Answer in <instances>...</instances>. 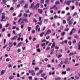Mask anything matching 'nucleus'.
<instances>
[{"mask_svg":"<svg viewBox=\"0 0 80 80\" xmlns=\"http://www.w3.org/2000/svg\"><path fill=\"white\" fill-rule=\"evenodd\" d=\"M66 10H69V8L68 7H67L66 8Z\"/></svg>","mask_w":80,"mask_h":80,"instance_id":"obj_62","label":"nucleus"},{"mask_svg":"<svg viewBox=\"0 0 80 80\" xmlns=\"http://www.w3.org/2000/svg\"><path fill=\"white\" fill-rule=\"evenodd\" d=\"M75 43H76V40H74L73 42V44H75Z\"/></svg>","mask_w":80,"mask_h":80,"instance_id":"obj_60","label":"nucleus"},{"mask_svg":"<svg viewBox=\"0 0 80 80\" xmlns=\"http://www.w3.org/2000/svg\"><path fill=\"white\" fill-rule=\"evenodd\" d=\"M28 72L29 73H31L32 76H35V71H34V70H31V71L29 70L28 71Z\"/></svg>","mask_w":80,"mask_h":80,"instance_id":"obj_2","label":"nucleus"},{"mask_svg":"<svg viewBox=\"0 0 80 80\" xmlns=\"http://www.w3.org/2000/svg\"><path fill=\"white\" fill-rule=\"evenodd\" d=\"M12 67V64H10L8 65V68H10V67Z\"/></svg>","mask_w":80,"mask_h":80,"instance_id":"obj_49","label":"nucleus"},{"mask_svg":"<svg viewBox=\"0 0 80 80\" xmlns=\"http://www.w3.org/2000/svg\"><path fill=\"white\" fill-rule=\"evenodd\" d=\"M50 0H46L45 1V3L46 4H48Z\"/></svg>","mask_w":80,"mask_h":80,"instance_id":"obj_10","label":"nucleus"},{"mask_svg":"<svg viewBox=\"0 0 80 80\" xmlns=\"http://www.w3.org/2000/svg\"><path fill=\"white\" fill-rule=\"evenodd\" d=\"M28 78L30 80H32V76H29L28 77Z\"/></svg>","mask_w":80,"mask_h":80,"instance_id":"obj_37","label":"nucleus"},{"mask_svg":"<svg viewBox=\"0 0 80 80\" xmlns=\"http://www.w3.org/2000/svg\"><path fill=\"white\" fill-rule=\"evenodd\" d=\"M40 5V4L39 3H37L35 6H34V2L32 3L31 6V7L32 9V10H35V8L36 10H37V8H39V6Z\"/></svg>","mask_w":80,"mask_h":80,"instance_id":"obj_1","label":"nucleus"},{"mask_svg":"<svg viewBox=\"0 0 80 80\" xmlns=\"http://www.w3.org/2000/svg\"><path fill=\"white\" fill-rule=\"evenodd\" d=\"M43 72V70H40V71H39V73L40 74L41 73H42Z\"/></svg>","mask_w":80,"mask_h":80,"instance_id":"obj_47","label":"nucleus"},{"mask_svg":"<svg viewBox=\"0 0 80 80\" xmlns=\"http://www.w3.org/2000/svg\"><path fill=\"white\" fill-rule=\"evenodd\" d=\"M22 14L21 13H20L18 16V17H20L22 16Z\"/></svg>","mask_w":80,"mask_h":80,"instance_id":"obj_59","label":"nucleus"},{"mask_svg":"<svg viewBox=\"0 0 80 80\" xmlns=\"http://www.w3.org/2000/svg\"><path fill=\"white\" fill-rule=\"evenodd\" d=\"M56 7H57L55 5H54V6L52 8H51V9H52V8H55Z\"/></svg>","mask_w":80,"mask_h":80,"instance_id":"obj_46","label":"nucleus"},{"mask_svg":"<svg viewBox=\"0 0 80 80\" xmlns=\"http://www.w3.org/2000/svg\"><path fill=\"white\" fill-rule=\"evenodd\" d=\"M54 50V49H53L52 50H51V53L50 54L51 55H52V54H53V53H54V52H53V51Z\"/></svg>","mask_w":80,"mask_h":80,"instance_id":"obj_13","label":"nucleus"},{"mask_svg":"<svg viewBox=\"0 0 80 80\" xmlns=\"http://www.w3.org/2000/svg\"><path fill=\"white\" fill-rule=\"evenodd\" d=\"M44 32H42L40 34V36L42 37L43 35V34H44Z\"/></svg>","mask_w":80,"mask_h":80,"instance_id":"obj_24","label":"nucleus"},{"mask_svg":"<svg viewBox=\"0 0 80 80\" xmlns=\"http://www.w3.org/2000/svg\"><path fill=\"white\" fill-rule=\"evenodd\" d=\"M72 24V22L71 21H70L69 22V25H71Z\"/></svg>","mask_w":80,"mask_h":80,"instance_id":"obj_23","label":"nucleus"},{"mask_svg":"<svg viewBox=\"0 0 80 80\" xmlns=\"http://www.w3.org/2000/svg\"><path fill=\"white\" fill-rule=\"evenodd\" d=\"M4 73H5V71L4 70H2L1 72V74L2 75H3Z\"/></svg>","mask_w":80,"mask_h":80,"instance_id":"obj_8","label":"nucleus"},{"mask_svg":"<svg viewBox=\"0 0 80 80\" xmlns=\"http://www.w3.org/2000/svg\"><path fill=\"white\" fill-rule=\"evenodd\" d=\"M23 2H24V1H23V0H22L20 2V4L22 5V3H23Z\"/></svg>","mask_w":80,"mask_h":80,"instance_id":"obj_33","label":"nucleus"},{"mask_svg":"<svg viewBox=\"0 0 80 80\" xmlns=\"http://www.w3.org/2000/svg\"><path fill=\"white\" fill-rule=\"evenodd\" d=\"M68 58H67L66 59H65V61L64 62V63L65 64H67L68 63Z\"/></svg>","mask_w":80,"mask_h":80,"instance_id":"obj_5","label":"nucleus"},{"mask_svg":"<svg viewBox=\"0 0 80 80\" xmlns=\"http://www.w3.org/2000/svg\"><path fill=\"white\" fill-rule=\"evenodd\" d=\"M65 32H62L61 33V35H62V36H64L65 35Z\"/></svg>","mask_w":80,"mask_h":80,"instance_id":"obj_18","label":"nucleus"},{"mask_svg":"<svg viewBox=\"0 0 80 80\" xmlns=\"http://www.w3.org/2000/svg\"><path fill=\"white\" fill-rule=\"evenodd\" d=\"M74 78H75V77H72L70 78V79H71V80H73Z\"/></svg>","mask_w":80,"mask_h":80,"instance_id":"obj_52","label":"nucleus"},{"mask_svg":"<svg viewBox=\"0 0 80 80\" xmlns=\"http://www.w3.org/2000/svg\"><path fill=\"white\" fill-rule=\"evenodd\" d=\"M71 3V1L69 0L67 1V4L68 5H70V4Z\"/></svg>","mask_w":80,"mask_h":80,"instance_id":"obj_7","label":"nucleus"},{"mask_svg":"<svg viewBox=\"0 0 80 80\" xmlns=\"http://www.w3.org/2000/svg\"><path fill=\"white\" fill-rule=\"evenodd\" d=\"M17 77H20V74L19 73L17 74Z\"/></svg>","mask_w":80,"mask_h":80,"instance_id":"obj_64","label":"nucleus"},{"mask_svg":"<svg viewBox=\"0 0 80 80\" xmlns=\"http://www.w3.org/2000/svg\"><path fill=\"white\" fill-rule=\"evenodd\" d=\"M25 22L28 23V20H23V21L21 23H24Z\"/></svg>","mask_w":80,"mask_h":80,"instance_id":"obj_12","label":"nucleus"},{"mask_svg":"<svg viewBox=\"0 0 80 80\" xmlns=\"http://www.w3.org/2000/svg\"><path fill=\"white\" fill-rule=\"evenodd\" d=\"M10 25V24L9 23H8L6 25V27H8V26Z\"/></svg>","mask_w":80,"mask_h":80,"instance_id":"obj_53","label":"nucleus"},{"mask_svg":"<svg viewBox=\"0 0 80 80\" xmlns=\"http://www.w3.org/2000/svg\"><path fill=\"white\" fill-rule=\"evenodd\" d=\"M35 32V31L33 29L32 30V33H34Z\"/></svg>","mask_w":80,"mask_h":80,"instance_id":"obj_35","label":"nucleus"},{"mask_svg":"<svg viewBox=\"0 0 80 80\" xmlns=\"http://www.w3.org/2000/svg\"><path fill=\"white\" fill-rule=\"evenodd\" d=\"M55 71H54L52 73H50V75H55Z\"/></svg>","mask_w":80,"mask_h":80,"instance_id":"obj_44","label":"nucleus"},{"mask_svg":"<svg viewBox=\"0 0 80 80\" xmlns=\"http://www.w3.org/2000/svg\"><path fill=\"white\" fill-rule=\"evenodd\" d=\"M69 28H68L67 29H65L64 30V31H65L66 32H68V30H69Z\"/></svg>","mask_w":80,"mask_h":80,"instance_id":"obj_29","label":"nucleus"},{"mask_svg":"<svg viewBox=\"0 0 80 80\" xmlns=\"http://www.w3.org/2000/svg\"><path fill=\"white\" fill-rule=\"evenodd\" d=\"M28 7V4H25V6H24V8H27Z\"/></svg>","mask_w":80,"mask_h":80,"instance_id":"obj_9","label":"nucleus"},{"mask_svg":"<svg viewBox=\"0 0 80 80\" xmlns=\"http://www.w3.org/2000/svg\"><path fill=\"white\" fill-rule=\"evenodd\" d=\"M40 3H41V4H44V0H41V1L40 2Z\"/></svg>","mask_w":80,"mask_h":80,"instance_id":"obj_16","label":"nucleus"},{"mask_svg":"<svg viewBox=\"0 0 80 80\" xmlns=\"http://www.w3.org/2000/svg\"><path fill=\"white\" fill-rule=\"evenodd\" d=\"M68 44L69 45H72V42L69 41L68 42Z\"/></svg>","mask_w":80,"mask_h":80,"instance_id":"obj_48","label":"nucleus"},{"mask_svg":"<svg viewBox=\"0 0 80 80\" xmlns=\"http://www.w3.org/2000/svg\"><path fill=\"white\" fill-rule=\"evenodd\" d=\"M38 69H39V68H38L35 67V70H38Z\"/></svg>","mask_w":80,"mask_h":80,"instance_id":"obj_61","label":"nucleus"},{"mask_svg":"<svg viewBox=\"0 0 80 80\" xmlns=\"http://www.w3.org/2000/svg\"><path fill=\"white\" fill-rule=\"evenodd\" d=\"M55 80H61V78L60 77H58L55 78Z\"/></svg>","mask_w":80,"mask_h":80,"instance_id":"obj_11","label":"nucleus"},{"mask_svg":"<svg viewBox=\"0 0 80 80\" xmlns=\"http://www.w3.org/2000/svg\"><path fill=\"white\" fill-rule=\"evenodd\" d=\"M24 16L26 17H28V15H27V14L26 13H24Z\"/></svg>","mask_w":80,"mask_h":80,"instance_id":"obj_43","label":"nucleus"},{"mask_svg":"<svg viewBox=\"0 0 80 80\" xmlns=\"http://www.w3.org/2000/svg\"><path fill=\"white\" fill-rule=\"evenodd\" d=\"M2 10H3V9L1 8L0 10V14L1 15L2 14Z\"/></svg>","mask_w":80,"mask_h":80,"instance_id":"obj_45","label":"nucleus"},{"mask_svg":"<svg viewBox=\"0 0 80 80\" xmlns=\"http://www.w3.org/2000/svg\"><path fill=\"white\" fill-rule=\"evenodd\" d=\"M2 4L4 5H5L7 3V1L6 0H2V2H1Z\"/></svg>","mask_w":80,"mask_h":80,"instance_id":"obj_3","label":"nucleus"},{"mask_svg":"<svg viewBox=\"0 0 80 80\" xmlns=\"http://www.w3.org/2000/svg\"><path fill=\"white\" fill-rule=\"evenodd\" d=\"M37 51L38 52H40L41 51V50H40V48H38V49H37Z\"/></svg>","mask_w":80,"mask_h":80,"instance_id":"obj_28","label":"nucleus"},{"mask_svg":"<svg viewBox=\"0 0 80 80\" xmlns=\"http://www.w3.org/2000/svg\"><path fill=\"white\" fill-rule=\"evenodd\" d=\"M78 50H80V44L79 43H78Z\"/></svg>","mask_w":80,"mask_h":80,"instance_id":"obj_31","label":"nucleus"},{"mask_svg":"<svg viewBox=\"0 0 80 80\" xmlns=\"http://www.w3.org/2000/svg\"><path fill=\"white\" fill-rule=\"evenodd\" d=\"M55 43H52V44L51 47V48H54L55 47Z\"/></svg>","mask_w":80,"mask_h":80,"instance_id":"obj_17","label":"nucleus"},{"mask_svg":"<svg viewBox=\"0 0 80 80\" xmlns=\"http://www.w3.org/2000/svg\"><path fill=\"white\" fill-rule=\"evenodd\" d=\"M5 18V16H2L1 20H3V19H4Z\"/></svg>","mask_w":80,"mask_h":80,"instance_id":"obj_38","label":"nucleus"},{"mask_svg":"<svg viewBox=\"0 0 80 80\" xmlns=\"http://www.w3.org/2000/svg\"><path fill=\"white\" fill-rule=\"evenodd\" d=\"M72 32H75V31H76V29L75 28H73L72 30Z\"/></svg>","mask_w":80,"mask_h":80,"instance_id":"obj_30","label":"nucleus"},{"mask_svg":"<svg viewBox=\"0 0 80 80\" xmlns=\"http://www.w3.org/2000/svg\"><path fill=\"white\" fill-rule=\"evenodd\" d=\"M8 45L9 47H10V48H12V47L13 46V43L11 42H9L8 43Z\"/></svg>","mask_w":80,"mask_h":80,"instance_id":"obj_6","label":"nucleus"},{"mask_svg":"<svg viewBox=\"0 0 80 80\" xmlns=\"http://www.w3.org/2000/svg\"><path fill=\"white\" fill-rule=\"evenodd\" d=\"M50 32V30H47V32H46L48 34Z\"/></svg>","mask_w":80,"mask_h":80,"instance_id":"obj_34","label":"nucleus"},{"mask_svg":"<svg viewBox=\"0 0 80 80\" xmlns=\"http://www.w3.org/2000/svg\"><path fill=\"white\" fill-rule=\"evenodd\" d=\"M73 54H74V53H73L71 52L69 54V56H70V55L72 56V55H73Z\"/></svg>","mask_w":80,"mask_h":80,"instance_id":"obj_32","label":"nucleus"},{"mask_svg":"<svg viewBox=\"0 0 80 80\" xmlns=\"http://www.w3.org/2000/svg\"><path fill=\"white\" fill-rule=\"evenodd\" d=\"M46 42V40H45V39H44L42 40L41 41V42Z\"/></svg>","mask_w":80,"mask_h":80,"instance_id":"obj_56","label":"nucleus"},{"mask_svg":"<svg viewBox=\"0 0 80 80\" xmlns=\"http://www.w3.org/2000/svg\"><path fill=\"white\" fill-rule=\"evenodd\" d=\"M13 78H14V76H10L9 77L10 80H12V79H13Z\"/></svg>","mask_w":80,"mask_h":80,"instance_id":"obj_22","label":"nucleus"},{"mask_svg":"<svg viewBox=\"0 0 80 80\" xmlns=\"http://www.w3.org/2000/svg\"><path fill=\"white\" fill-rule=\"evenodd\" d=\"M25 25V24L24 23H22V24L21 26V28H23V26Z\"/></svg>","mask_w":80,"mask_h":80,"instance_id":"obj_14","label":"nucleus"},{"mask_svg":"<svg viewBox=\"0 0 80 80\" xmlns=\"http://www.w3.org/2000/svg\"><path fill=\"white\" fill-rule=\"evenodd\" d=\"M45 28H46V27H45V26L44 27H43V28H42V31H43L45 30Z\"/></svg>","mask_w":80,"mask_h":80,"instance_id":"obj_51","label":"nucleus"},{"mask_svg":"<svg viewBox=\"0 0 80 80\" xmlns=\"http://www.w3.org/2000/svg\"><path fill=\"white\" fill-rule=\"evenodd\" d=\"M78 37H79V36H77V35L75 36L74 37V38H78Z\"/></svg>","mask_w":80,"mask_h":80,"instance_id":"obj_27","label":"nucleus"},{"mask_svg":"<svg viewBox=\"0 0 80 80\" xmlns=\"http://www.w3.org/2000/svg\"><path fill=\"white\" fill-rule=\"evenodd\" d=\"M32 40L33 42H34V41H35V40H36V38H32Z\"/></svg>","mask_w":80,"mask_h":80,"instance_id":"obj_55","label":"nucleus"},{"mask_svg":"<svg viewBox=\"0 0 80 80\" xmlns=\"http://www.w3.org/2000/svg\"><path fill=\"white\" fill-rule=\"evenodd\" d=\"M14 9L13 7H12L10 8V10H13Z\"/></svg>","mask_w":80,"mask_h":80,"instance_id":"obj_42","label":"nucleus"},{"mask_svg":"<svg viewBox=\"0 0 80 80\" xmlns=\"http://www.w3.org/2000/svg\"><path fill=\"white\" fill-rule=\"evenodd\" d=\"M78 13L77 12H74V14L72 15L73 17H74V16H76L77 15Z\"/></svg>","mask_w":80,"mask_h":80,"instance_id":"obj_25","label":"nucleus"},{"mask_svg":"<svg viewBox=\"0 0 80 80\" xmlns=\"http://www.w3.org/2000/svg\"><path fill=\"white\" fill-rule=\"evenodd\" d=\"M38 12L39 13H40L41 14H42V13H43V12H42V9H38Z\"/></svg>","mask_w":80,"mask_h":80,"instance_id":"obj_4","label":"nucleus"},{"mask_svg":"<svg viewBox=\"0 0 80 80\" xmlns=\"http://www.w3.org/2000/svg\"><path fill=\"white\" fill-rule=\"evenodd\" d=\"M38 47H39V44H38V45H37L36 46V48H38Z\"/></svg>","mask_w":80,"mask_h":80,"instance_id":"obj_63","label":"nucleus"},{"mask_svg":"<svg viewBox=\"0 0 80 80\" xmlns=\"http://www.w3.org/2000/svg\"><path fill=\"white\" fill-rule=\"evenodd\" d=\"M75 9V6H72V10H74Z\"/></svg>","mask_w":80,"mask_h":80,"instance_id":"obj_54","label":"nucleus"},{"mask_svg":"<svg viewBox=\"0 0 80 80\" xmlns=\"http://www.w3.org/2000/svg\"><path fill=\"white\" fill-rule=\"evenodd\" d=\"M72 18V17H69L67 19V20H70V19Z\"/></svg>","mask_w":80,"mask_h":80,"instance_id":"obj_39","label":"nucleus"},{"mask_svg":"<svg viewBox=\"0 0 80 80\" xmlns=\"http://www.w3.org/2000/svg\"><path fill=\"white\" fill-rule=\"evenodd\" d=\"M67 73L66 71H63L62 72V75H65Z\"/></svg>","mask_w":80,"mask_h":80,"instance_id":"obj_20","label":"nucleus"},{"mask_svg":"<svg viewBox=\"0 0 80 80\" xmlns=\"http://www.w3.org/2000/svg\"><path fill=\"white\" fill-rule=\"evenodd\" d=\"M26 13H29L30 12V11H29V10H27L25 11Z\"/></svg>","mask_w":80,"mask_h":80,"instance_id":"obj_58","label":"nucleus"},{"mask_svg":"<svg viewBox=\"0 0 80 80\" xmlns=\"http://www.w3.org/2000/svg\"><path fill=\"white\" fill-rule=\"evenodd\" d=\"M62 57V55L61 54L58 56V58H60V57Z\"/></svg>","mask_w":80,"mask_h":80,"instance_id":"obj_40","label":"nucleus"},{"mask_svg":"<svg viewBox=\"0 0 80 80\" xmlns=\"http://www.w3.org/2000/svg\"><path fill=\"white\" fill-rule=\"evenodd\" d=\"M31 29H32V28H31L30 27H28V31L29 32L30 31V30H31Z\"/></svg>","mask_w":80,"mask_h":80,"instance_id":"obj_36","label":"nucleus"},{"mask_svg":"<svg viewBox=\"0 0 80 80\" xmlns=\"http://www.w3.org/2000/svg\"><path fill=\"white\" fill-rule=\"evenodd\" d=\"M45 75H46V74H45V73H43L41 75V77H45Z\"/></svg>","mask_w":80,"mask_h":80,"instance_id":"obj_15","label":"nucleus"},{"mask_svg":"<svg viewBox=\"0 0 80 80\" xmlns=\"http://www.w3.org/2000/svg\"><path fill=\"white\" fill-rule=\"evenodd\" d=\"M5 28H3L1 32H5Z\"/></svg>","mask_w":80,"mask_h":80,"instance_id":"obj_26","label":"nucleus"},{"mask_svg":"<svg viewBox=\"0 0 80 80\" xmlns=\"http://www.w3.org/2000/svg\"><path fill=\"white\" fill-rule=\"evenodd\" d=\"M72 33H73V31L71 30V32L69 33V35H72Z\"/></svg>","mask_w":80,"mask_h":80,"instance_id":"obj_57","label":"nucleus"},{"mask_svg":"<svg viewBox=\"0 0 80 80\" xmlns=\"http://www.w3.org/2000/svg\"><path fill=\"white\" fill-rule=\"evenodd\" d=\"M55 4L57 5V4H60V2L59 1H58L55 2Z\"/></svg>","mask_w":80,"mask_h":80,"instance_id":"obj_21","label":"nucleus"},{"mask_svg":"<svg viewBox=\"0 0 80 80\" xmlns=\"http://www.w3.org/2000/svg\"><path fill=\"white\" fill-rule=\"evenodd\" d=\"M6 62H9L10 59L9 58H7L6 60Z\"/></svg>","mask_w":80,"mask_h":80,"instance_id":"obj_50","label":"nucleus"},{"mask_svg":"<svg viewBox=\"0 0 80 80\" xmlns=\"http://www.w3.org/2000/svg\"><path fill=\"white\" fill-rule=\"evenodd\" d=\"M10 48H9V47H8L7 48V50L8 52H9L10 50Z\"/></svg>","mask_w":80,"mask_h":80,"instance_id":"obj_19","label":"nucleus"},{"mask_svg":"<svg viewBox=\"0 0 80 80\" xmlns=\"http://www.w3.org/2000/svg\"><path fill=\"white\" fill-rule=\"evenodd\" d=\"M14 38V40H16V39L17 38V35H16V36H15Z\"/></svg>","mask_w":80,"mask_h":80,"instance_id":"obj_41","label":"nucleus"}]
</instances>
